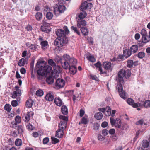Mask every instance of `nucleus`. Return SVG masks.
Wrapping results in <instances>:
<instances>
[{
	"label": "nucleus",
	"mask_w": 150,
	"mask_h": 150,
	"mask_svg": "<svg viewBox=\"0 0 150 150\" xmlns=\"http://www.w3.org/2000/svg\"><path fill=\"white\" fill-rule=\"evenodd\" d=\"M48 64L54 67L56 66L55 63L54 62L53 60L52 59H50L48 60Z\"/></svg>",
	"instance_id": "6e6d98bb"
},
{
	"label": "nucleus",
	"mask_w": 150,
	"mask_h": 150,
	"mask_svg": "<svg viewBox=\"0 0 150 150\" xmlns=\"http://www.w3.org/2000/svg\"><path fill=\"white\" fill-rule=\"evenodd\" d=\"M120 96L124 99H127L128 97L127 93L124 91L119 92Z\"/></svg>",
	"instance_id": "bb28decb"
},
{
	"label": "nucleus",
	"mask_w": 150,
	"mask_h": 150,
	"mask_svg": "<svg viewBox=\"0 0 150 150\" xmlns=\"http://www.w3.org/2000/svg\"><path fill=\"white\" fill-rule=\"evenodd\" d=\"M131 74V71L129 69H127L126 70L123 69L120 70L118 74L119 84H122L124 83L123 77L127 79L130 76Z\"/></svg>",
	"instance_id": "7ed1b4c3"
},
{
	"label": "nucleus",
	"mask_w": 150,
	"mask_h": 150,
	"mask_svg": "<svg viewBox=\"0 0 150 150\" xmlns=\"http://www.w3.org/2000/svg\"><path fill=\"white\" fill-rule=\"evenodd\" d=\"M87 15V13L86 12L82 11L78 15V17L79 18V19H83Z\"/></svg>",
	"instance_id": "cd10ccee"
},
{
	"label": "nucleus",
	"mask_w": 150,
	"mask_h": 150,
	"mask_svg": "<svg viewBox=\"0 0 150 150\" xmlns=\"http://www.w3.org/2000/svg\"><path fill=\"white\" fill-rule=\"evenodd\" d=\"M53 16V14L51 12H48L46 14V17L48 20L52 19Z\"/></svg>",
	"instance_id": "79ce46f5"
},
{
	"label": "nucleus",
	"mask_w": 150,
	"mask_h": 150,
	"mask_svg": "<svg viewBox=\"0 0 150 150\" xmlns=\"http://www.w3.org/2000/svg\"><path fill=\"white\" fill-rule=\"evenodd\" d=\"M26 62V61L24 58H21L18 63V65L19 66H23L24 65Z\"/></svg>",
	"instance_id": "e433bc0d"
},
{
	"label": "nucleus",
	"mask_w": 150,
	"mask_h": 150,
	"mask_svg": "<svg viewBox=\"0 0 150 150\" xmlns=\"http://www.w3.org/2000/svg\"><path fill=\"white\" fill-rule=\"evenodd\" d=\"M117 88L118 91L119 92L123 91V90L122 85H117Z\"/></svg>",
	"instance_id": "4d7b16f0"
},
{
	"label": "nucleus",
	"mask_w": 150,
	"mask_h": 150,
	"mask_svg": "<svg viewBox=\"0 0 150 150\" xmlns=\"http://www.w3.org/2000/svg\"><path fill=\"white\" fill-rule=\"evenodd\" d=\"M87 58L89 61L92 62H94L96 61V59L94 56H92L91 54H89L87 57Z\"/></svg>",
	"instance_id": "ea45409f"
},
{
	"label": "nucleus",
	"mask_w": 150,
	"mask_h": 150,
	"mask_svg": "<svg viewBox=\"0 0 150 150\" xmlns=\"http://www.w3.org/2000/svg\"><path fill=\"white\" fill-rule=\"evenodd\" d=\"M45 98L46 100L49 101H52L54 99V96L52 93L49 92L46 94Z\"/></svg>",
	"instance_id": "dca6fc26"
},
{
	"label": "nucleus",
	"mask_w": 150,
	"mask_h": 150,
	"mask_svg": "<svg viewBox=\"0 0 150 150\" xmlns=\"http://www.w3.org/2000/svg\"><path fill=\"white\" fill-rule=\"evenodd\" d=\"M33 113L32 111L27 113L25 115V121L27 122H28L30 120V118L33 117Z\"/></svg>",
	"instance_id": "f3484780"
},
{
	"label": "nucleus",
	"mask_w": 150,
	"mask_h": 150,
	"mask_svg": "<svg viewBox=\"0 0 150 150\" xmlns=\"http://www.w3.org/2000/svg\"><path fill=\"white\" fill-rule=\"evenodd\" d=\"M65 10V6L63 5H59L58 7L54 8V12L56 15L57 16L59 14L64 12Z\"/></svg>",
	"instance_id": "1a4fd4ad"
},
{
	"label": "nucleus",
	"mask_w": 150,
	"mask_h": 150,
	"mask_svg": "<svg viewBox=\"0 0 150 150\" xmlns=\"http://www.w3.org/2000/svg\"><path fill=\"white\" fill-rule=\"evenodd\" d=\"M51 139L53 143L54 144H56L59 142V140L57 138H55L54 137H51Z\"/></svg>",
	"instance_id": "8fccbe9b"
},
{
	"label": "nucleus",
	"mask_w": 150,
	"mask_h": 150,
	"mask_svg": "<svg viewBox=\"0 0 150 150\" xmlns=\"http://www.w3.org/2000/svg\"><path fill=\"white\" fill-rule=\"evenodd\" d=\"M125 57L127 58L130 57L132 54V52L130 50H125L123 51Z\"/></svg>",
	"instance_id": "a211bd4d"
},
{
	"label": "nucleus",
	"mask_w": 150,
	"mask_h": 150,
	"mask_svg": "<svg viewBox=\"0 0 150 150\" xmlns=\"http://www.w3.org/2000/svg\"><path fill=\"white\" fill-rule=\"evenodd\" d=\"M53 87L56 89H59L64 87V85H53Z\"/></svg>",
	"instance_id": "864d4df0"
},
{
	"label": "nucleus",
	"mask_w": 150,
	"mask_h": 150,
	"mask_svg": "<svg viewBox=\"0 0 150 150\" xmlns=\"http://www.w3.org/2000/svg\"><path fill=\"white\" fill-rule=\"evenodd\" d=\"M149 143L147 140L143 141L142 145L144 148H147L149 145Z\"/></svg>",
	"instance_id": "37998d69"
},
{
	"label": "nucleus",
	"mask_w": 150,
	"mask_h": 150,
	"mask_svg": "<svg viewBox=\"0 0 150 150\" xmlns=\"http://www.w3.org/2000/svg\"><path fill=\"white\" fill-rule=\"evenodd\" d=\"M64 81L62 79L58 78L56 81L55 84H64Z\"/></svg>",
	"instance_id": "c9c22d12"
},
{
	"label": "nucleus",
	"mask_w": 150,
	"mask_h": 150,
	"mask_svg": "<svg viewBox=\"0 0 150 150\" xmlns=\"http://www.w3.org/2000/svg\"><path fill=\"white\" fill-rule=\"evenodd\" d=\"M110 120V123L112 126L114 125L115 127L117 128H119L120 127L121 123L120 119L117 118L114 119L112 117H111Z\"/></svg>",
	"instance_id": "6e6552de"
},
{
	"label": "nucleus",
	"mask_w": 150,
	"mask_h": 150,
	"mask_svg": "<svg viewBox=\"0 0 150 150\" xmlns=\"http://www.w3.org/2000/svg\"><path fill=\"white\" fill-rule=\"evenodd\" d=\"M40 44L42 49L47 48V47L48 45V42L47 41H43L41 42Z\"/></svg>",
	"instance_id": "c756f323"
},
{
	"label": "nucleus",
	"mask_w": 150,
	"mask_h": 150,
	"mask_svg": "<svg viewBox=\"0 0 150 150\" xmlns=\"http://www.w3.org/2000/svg\"><path fill=\"white\" fill-rule=\"evenodd\" d=\"M49 139L48 137H46L43 139V143L44 144H47L49 142Z\"/></svg>",
	"instance_id": "680f3d73"
},
{
	"label": "nucleus",
	"mask_w": 150,
	"mask_h": 150,
	"mask_svg": "<svg viewBox=\"0 0 150 150\" xmlns=\"http://www.w3.org/2000/svg\"><path fill=\"white\" fill-rule=\"evenodd\" d=\"M134 65V62L133 60H128L127 63V66L129 68L132 67Z\"/></svg>",
	"instance_id": "a19ab883"
},
{
	"label": "nucleus",
	"mask_w": 150,
	"mask_h": 150,
	"mask_svg": "<svg viewBox=\"0 0 150 150\" xmlns=\"http://www.w3.org/2000/svg\"><path fill=\"white\" fill-rule=\"evenodd\" d=\"M94 65L96 67L99 68V70L101 74H105L106 73L105 72H103L102 71V69L101 67V64L100 62H98L97 63L94 64Z\"/></svg>",
	"instance_id": "393cba45"
},
{
	"label": "nucleus",
	"mask_w": 150,
	"mask_h": 150,
	"mask_svg": "<svg viewBox=\"0 0 150 150\" xmlns=\"http://www.w3.org/2000/svg\"><path fill=\"white\" fill-rule=\"evenodd\" d=\"M42 61H40L37 62L36 67L40 69L38 71V77L40 79V76H45L50 73L52 70L51 67L49 65L42 66Z\"/></svg>",
	"instance_id": "f03ea898"
},
{
	"label": "nucleus",
	"mask_w": 150,
	"mask_h": 150,
	"mask_svg": "<svg viewBox=\"0 0 150 150\" xmlns=\"http://www.w3.org/2000/svg\"><path fill=\"white\" fill-rule=\"evenodd\" d=\"M108 125V123L106 122H103L101 124L102 127L104 128L106 127Z\"/></svg>",
	"instance_id": "69168bd1"
},
{
	"label": "nucleus",
	"mask_w": 150,
	"mask_h": 150,
	"mask_svg": "<svg viewBox=\"0 0 150 150\" xmlns=\"http://www.w3.org/2000/svg\"><path fill=\"white\" fill-rule=\"evenodd\" d=\"M11 109V107L10 105L8 104H6L4 106V109L7 111L9 112Z\"/></svg>",
	"instance_id": "a18cd8bd"
},
{
	"label": "nucleus",
	"mask_w": 150,
	"mask_h": 150,
	"mask_svg": "<svg viewBox=\"0 0 150 150\" xmlns=\"http://www.w3.org/2000/svg\"><path fill=\"white\" fill-rule=\"evenodd\" d=\"M62 112L64 115H67L68 113L67 108L65 105H63L61 108Z\"/></svg>",
	"instance_id": "c85d7f7f"
},
{
	"label": "nucleus",
	"mask_w": 150,
	"mask_h": 150,
	"mask_svg": "<svg viewBox=\"0 0 150 150\" xmlns=\"http://www.w3.org/2000/svg\"><path fill=\"white\" fill-rule=\"evenodd\" d=\"M71 29L75 33H76L78 35H80V33L79 31L77 30V28L76 27L72 26L71 27Z\"/></svg>",
	"instance_id": "49530a36"
},
{
	"label": "nucleus",
	"mask_w": 150,
	"mask_h": 150,
	"mask_svg": "<svg viewBox=\"0 0 150 150\" xmlns=\"http://www.w3.org/2000/svg\"><path fill=\"white\" fill-rule=\"evenodd\" d=\"M59 61L62 67L65 69H69L70 72L73 74L76 72L77 69L75 65L77 64V61L76 59L71 57L67 54H65L60 57Z\"/></svg>",
	"instance_id": "f257e3e1"
},
{
	"label": "nucleus",
	"mask_w": 150,
	"mask_h": 150,
	"mask_svg": "<svg viewBox=\"0 0 150 150\" xmlns=\"http://www.w3.org/2000/svg\"><path fill=\"white\" fill-rule=\"evenodd\" d=\"M47 24L45 22H43V24L41 27V29L42 31L48 33L49 32L50 30L49 29L50 26L48 25H47Z\"/></svg>",
	"instance_id": "f8f14e48"
},
{
	"label": "nucleus",
	"mask_w": 150,
	"mask_h": 150,
	"mask_svg": "<svg viewBox=\"0 0 150 150\" xmlns=\"http://www.w3.org/2000/svg\"><path fill=\"white\" fill-rule=\"evenodd\" d=\"M103 117L102 114L100 112H98L94 116L95 117L97 120L101 119Z\"/></svg>",
	"instance_id": "72a5a7b5"
},
{
	"label": "nucleus",
	"mask_w": 150,
	"mask_h": 150,
	"mask_svg": "<svg viewBox=\"0 0 150 150\" xmlns=\"http://www.w3.org/2000/svg\"><path fill=\"white\" fill-rule=\"evenodd\" d=\"M18 132L19 134L22 133L23 132V126L20 125L18 127Z\"/></svg>",
	"instance_id": "09e8293b"
},
{
	"label": "nucleus",
	"mask_w": 150,
	"mask_h": 150,
	"mask_svg": "<svg viewBox=\"0 0 150 150\" xmlns=\"http://www.w3.org/2000/svg\"><path fill=\"white\" fill-rule=\"evenodd\" d=\"M127 102L129 104L132 105L133 107L134 108H137L142 106V105H141V103H139V104L135 103L134 101L130 98H129L127 99Z\"/></svg>",
	"instance_id": "9b49d317"
},
{
	"label": "nucleus",
	"mask_w": 150,
	"mask_h": 150,
	"mask_svg": "<svg viewBox=\"0 0 150 150\" xmlns=\"http://www.w3.org/2000/svg\"><path fill=\"white\" fill-rule=\"evenodd\" d=\"M88 120L87 116H85L84 117H82L81 121V123L82 124L86 125L88 123Z\"/></svg>",
	"instance_id": "473e14b6"
},
{
	"label": "nucleus",
	"mask_w": 150,
	"mask_h": 150,
	"mask_svg": "<svg viewBox=\"0 0 150 150\" xmlns=\"http://www.w3.org/2000/svg\"><path fill=\"white\" fill-rule=\"evenodd\" d=\"M92 4L91 3H89L87 4V2L85 1L81 4V9L82 10H85L89 6L91 7Z\"/></svg>",
	"instance_id": "2eb2a0df"
},
{
	"label": "nucleus",
	"mask_w": 150,
	"mask_h": 150,
	"mask_svg": "<svg viewBox=\"0 0 150 150\" xmlns=\"http://www.w3.org/2000/svg\"><path fill=\"white\" fill-rule=\"evenodd\" d=\"M15 144L17 146H19L22 145V141L21 139H17L15 141Z\"/></svg>",
	"instance_id": "58836bf2"
},
{
	"label": "nucleus",
	"mask_w": 150,
	"mask_h": 150,
	"mask_svg": "<svg viewBox=\"0 0 150 150\" xmlns=\"http://www.w3.org/2000/svg\"><path fill=\"white\" fill-rule=\"evenodd\" d=\"M35 17L37 20H40L42 17V14L40 12H38L36 14Z\"/></svg>",
	"instance_id": "4c0bfd02"
},
{
	"label": "nucleus",
	"mask_w": 150,
	"mask_h": 150,
	"mask_svg": "<svg viewBox=\"0 0 150 150\" xmlns=\"http://www.w3.org/2000/svg\"><path fill=\"white\" fill-rule=\"evenodd\" d=\"M34 103V101L31 99H28L26 103V106L27 107L30 108L32 107Z\"/></svg>",
	"instance_id": "5701e85b"
},
{
	"label": "nucleus",
	"mask_w": 150,
	"mask_h": 150,
	"mask_svg": "<svg viewBox=\"0 0 150 150\" xmlns=\"http://www.w3.org/2000/svg\"><path fill=\"white\" fill-rule=\"evenodd\" d=\"M63 29L64 30L59 29L57 30L56 34L57 36L59 37H65L66 34L69 33V31L67 26H64L63 27Z\"/></svg>",
	"instance_id": "423d86ee"
},
{
	"label": "nucleus",
	"mask_w": 150,
	"mask_h": 150,
	"mask_svg": "<svg viewBox=\"0 0 150 150\" xmlns=\"http://www.w3.org/2000/svg\"><path fill=\"white\" fill-rule=\"evenodd\" d=\"M63 135V131L58 129L56 131L55 136L59 138H61Z\"/></svg>",
	"instance_id": "4be33fe9"
},
{
	"label": "nucleus",
	"mask_w": 150,
	"mask_h": 150,
	"mask_svg": "<svg viewBox=\"0 0 150 150\" xmlns=\"http://www.w3.org/2000/svg\"><path fill=\"white\" fill-rule=\"evenodd\" d=\"M55 103L57 106H60L62 104V101L59 98H56L54 100Z\"/></svg>",
	"instance_id": "aec40b11"
},
{
	"label": "nucleus",
	"mask_w": 150,
	"mask_h": 150,
	"mask_svg": "<svg viewBox=\"0 0 150 150\" xmlns=\"http://www.w3.org/2000/svg\"><path fill=\"white\" fill-rule=\"evenodd\" d=\"M80 30L83 35L84 36L87 35L88 34L89 31L88 29L85 27L81 28Z\"/></svg>",
	"instance_id": "6ab92c4d"
},
{
	"label": "nucleus",
	"mask_w": 150,
	"mask_h": 150,
	"mask_svg": "<svg viewBox=\"0 0 150 150\" xmlns=\"http://www.w3.org/2000/svg\"><path fill=\"white\" fill-rule=\"evenodd\" d=\"M77 26L78 28H81L86 25V21L82 19H79L77 21Z\"/></svg>",
	"instance_id": "ddd939ff"
},
{
	"label": "nucleus",
	"mask_w": 150,
	"mask_h": 150,
	"mask_svg": "<svg viewBox=\"0 0 150 150\" xmlns=\"http://www.w3.org/2000/svg\"><path fill=\"white\" fill-rule=\"evenodd\" d=\"M85 114V111L82 109H81L80 111V116L82 117Z\"/></svg>",
	"instance_id": "0e129e2a"
},
{
	"label": "nucleus",
	"mask_w": 150,
	"mask_h": 150,
	"mask_svg": "<svg viewBox=\"0 0 150 150\" xmlns=\"http://www.w3.org/2000/svg\"><path fill=\"white\" fill-rule=\"evenodd\" d=\"M25 28L28 31H31L32 29V27L29 25H28Z\"/></svg>",
	"instance_id": "e2e57ef3"
},
{
	"label": "nucleus",
	"mask_w": 150,
	"mask_h": 150,
	"mask_svg": "<svg viewBox=\"0 0 150 150\" xmlns=\"http://www.w3.org/2000/svg\"><path fill=\"white\" fill-rule=\"evenodd\" d=\"M103 67L106 70H111V63L108 62H104L103 63Z\"/></svg>",
	"instance_id": "4468645a"
},
{
	"label": "nucleus",
	"mask_w": 150,
	"mask_h": 150,
	"mask_svg": "<svg viewBox=\"0 0 150 150\" xmlns=\"http://www.w3.org/2000/svg\"><path fill=\"white\" fill-rule=\"evenodd\" d=\"M141 105H142V107L144 106L146 108H149L150 107V100H146L143 104H141ZM140 107H141V106Z\"/></svg>",
	"instance_id": "2f4dec72"
},
{
	"label": "nucleus",
	"mask_w": 150,
	"mask_h": 150,
	"mask_svg": "<svg viewBox=\"0 0 150 150\" xmlns=\"http://www.w3.org/2000/svg\"><path fill=\"white\" fill-rule=\"evenodd\" d=\"M143 123V121L142 120H141L138 121L136 122V124L137 125H142Z\"/></svg>",
	"instance_id": "338daca9"
},
{
	"label": "nucleus",
	"mask_w": 150,
	"mask_h": 150,
	"mask_svg": "<svg viewBox=\"0 0 150 150\" xmlns=\"http://www.w3.org/2000/svg\"><path fill=\"white\" fill-rule=\"evenodd\" d=\"M99 126L100 125L98 123H94L93 125V129L95 130H97L98 129Z\"/></svg>",
	"instance_id": "603ef678"
},
{
	"label": "nucleus",
	"mask_w": 150,
	"mask_h": 150,
	"mask_svg": "<svg viewBox=\"0 0 150 150\" xmlns=\"http://www.w3.org/2000/svg\"><path fill=\"white\" fill-rule=\"evenodd\" d=\"M61 71V68L59 66H55L51 72V76L53 78H56L59 76Z\"/></svg>",
	"instance_id": "0eeeda50"
},
{
	"label": "nucleus",
	"mask_w": 150,
	"mask_h": 150,
	"mask_svg": "<svg viewBox=\"0 0 150 150\" xmlns=\"http://www.w3.org/2000/svg\"><path fill=\"white\" fill-rule=\"evenodd\" d=\"M15 122L14 125H13V127H14V125L15 126L17 125V124L20 123L21 122V118L19 116H16L15 118Z\"/></svg>",
	"instance_id": "f704fd0d"
},
{
	"label": "nucleus",
	"mask_w": 150,
	"mask_h": 150,
	"mask_svg": "<svg viewBox=\"0 0 150 150\" xmlns=\"http://www.w3.org/2000/svg\"><path fill=\"white\" fill-rule=\"evenodd\" d=\"M145 56V54L143 52H140L138 53L137 54L138 57L140 59L143 58Z\"/></svg>",
	"instance_id": "c03bdc74"
},
{
	"label": "nucleus",
	"mask_w": 150,
	"mask_h": 150,
	"mask_svg": "<svg viewBox=\"0 0 150 150\" xmlns=\"http://www.w3.org/2000/svg\"><path fill=\"white\" fill-rule=\"evenodd\" d=\"M59 117L62 120L59 125V129L64 131L66 127L67 122L68 121V118L65 116L62 115H59Z\"/></svg>",
	"instance_id": "20e7f679"
},
{
	"label": "nucleus",
	"mask_w": 150,
	"mask_h": 150,
	"mask_svg": "<svg viewBox=\"0 0 150 150\" xmlns=\"http://www.w3.org/2000/svg\"><path fill=\"white\" fill-rule=\"evenodd\" d=\"M20 72L22 74H24L25 73V69L24 68H22L20 69Z\"/></svg>",
	"instance_id": "774afa93"
},
{
	"label": "nucleus",
	"mask_w": 150,
	"mask_h": 150,
	"mask_svg": "<svg viewBox=\"0 0 150 150\" xmlns=\"http://www.w3.org/2000/svg\"><path fill=\"white\" fill-rule=\"evenodd\" d=\"M130 50L132 52L135 53L138 50V47L137 45H133L131 47Z\"/></svg>",
	"instance_id": "b1692460"
},
{
	"label": "nucleus",
	"mask_w": 150,
	"mask_h": 150,
	"mask_svg": "<svg viewBox=\"0 0 150 150\" xmlns=\"http://www.w3.org/2000/svg\"><path fill=\"white\" fill-rule=\"evenodd\" d=\"M36 94L38 96H41L43 95V92L42 90L40 89L37 91Z\"/></svg>",
	"instance_id": "de8ad7c7"
},
{
	"label": "nucleus",
	"mask_w": 150,
	"mask_h": 150,
	"mask_svg": "<svg viewBox=\"0 0 150 150\" xmlns=\"http://www.w3.org/2000/svg\"><path fill=\"white\" fill-rule=\"evenodd\" d=\"M29 48L32 51L35 50L37 48V46L36 45L31 44V45L29 46Z\"/></svg>",
	"instance_id": "3c124183"
},
{
	"label": "nucleus",
	"mask_w": 150,
	"mask_h": 150,
	"mask_svg": "<svg viewBox=\"0 0 150 150\" xmlns=\"http://www.w3.org/2000/svg\"><path fill=\"white\" fill-rule=\"evenodd\" d=\"M14 90L13 91L11 94V97L13 98H15L17 96H19L21 94V91L19 89V87L17 86L15 87Z\"/></svg>",
	"instance_id": "9d476101"
},
{
	"label": "nucleus",
	"mask_w": 150,
	"mask_h": 150,
	"mask_svg": "<svg viewBox=\"0 0 150 150\" xmlns=\"http://www.w3.org/2000/svg\"><path fill=\"white\" fill-rule=\"evenodd\" d=\"M98 139L100 141H103L105 139V138L100 134H99L98 137Z\"/></svg>",
	"instance_id": "13d9d810"
},
{
	"label": "nucleus",
	"mask_w": 150,
	"mask_h": 150,
	"mask_svg": "<svg viewBox=\"0 0 150 150\" xmlns=\"http://www.w3.org/2000/svg\"><path fill=\"white\" fill-rule=\"evenodd\" d=\"M142 41L143 43H146L150 41V37L148 35L142 37Z\"/></svg>",
	"instance_id": "412c9836"
},
{
	"label": "nucleus",
	"mask_w": 150,
	"mask_h": 150,
	"mask_svg": "<svg viewBox=\"0 0 150 150\" xmlns=\"http://www.w3.org/2000/svg\"><path fill=\"white\" fill-rule=\"evenodd\" d=\"M140 33L142 35V37L148 35L147 32H146V30L144 29H143L140 32Z\"/></svg>",
	"instance_id": "5fc2aeb1"
},
{
	"label": "nucleus",
	"mask_w": 150,
	"mask_h": 150,
	"mask_svg": "<svg viewBox=\"0 0 150 150\" xmlns=\"http://www.w3.org/2000/svg\"><path fill=\"white\" fill-rule=\"evenodd\" d=\"M102 133L104 136H105L108 134V131L106 129H104L102 131Z\"/></svg>",
	"instance_id": "052dcab7"
},
{
	"label": "nucleus",
	"mask_w": 150,
	"mask_h": 150,
	"mask_svg": "<svg viewBox=\"0 0 150 150\" xmlns=\"http://www.w3.org/2000/svg\"><path fill=\"white\" fill-rule=\"evenodd\" d=\"M106 110L105 112V115L107 116L110 115L111 114V109L109 106L106 107Z\"/></svg>",
	"instance_id": "7c9ffc66"
},
{
	"label": "nucleus",
	"mask_w": 150,
	"mask_h": 150,
	"mask_svg": "<svg viewBox=\"0 0 150 150\" xmlns=\"http://www.w3.org/2000/svg\"><path fill=\"white\" fill-rule=\"evenodd\" d=\"M11 105L13 107H16L18 105V102L16 100H13L11 102Z\"/></svg>",
	"instance_id": "bf43d9fd"
},
{
	"label": "nucleus",
	"mask_w": 150,
	"mask_h": 150,
	"mask_svg": "<svg viewBox=\"0 0 150 150\" xmlns=\"http://www.w3.org/2000/svg\"><path fill=\"white\" fill-rule=\"evenodd\" d=\"M46 81L48 84H50L53 83L54 82V79L51 76H50L46 79Z\"/></svg>",
	"instance_id": "a878e982"
},
{
	"label": "nucleus",
	"mask_w": 150,
	"mask_h": 150,
	"mask_svg": "<svg viewBox=\"0 0 150 150\" xmlns=\"http://www.w3.org/2000/svg\"><path fill=\"white\" fill-rule=\"evenodd\" d=\"M68 42V40L66 37H62L60 39H56L54 42L55 45L58 47H62L64 46Z\"/></svg>",
	"instance_id": "39448f33"
}]
</instances>
